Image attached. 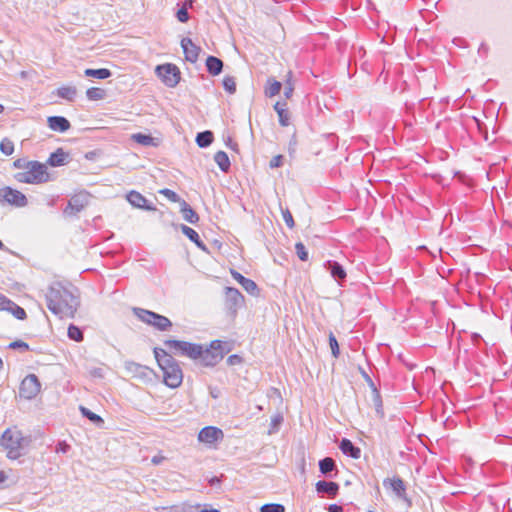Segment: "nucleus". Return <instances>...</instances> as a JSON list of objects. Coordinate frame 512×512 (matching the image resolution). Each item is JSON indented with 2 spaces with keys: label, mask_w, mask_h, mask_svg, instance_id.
I'll list each match as a JSON object with an SVG mask.
<instances>
[{
  "label": "nucleus",
  "mask_w": 512,
  "mask_h": 512,
  "mask_svg": "<svg viewBox=\"0 0 512 512\" xmlns=\"http://www.w3.org/2000/svg\"><path fill=\"white\" fill-rule=\"evenodd\" d=\"M46 301L49 310L60 318H72L79 305L78 297L59 283L49 288Z\"/></svg>",
  "instance_id": "f257e3e1"
},
{
  "label": "nucleus",
  "mask_w": 512,
  "mask_h": 512,
  "mask_svg": "<svg viewBox=\"0 0 512 512\" xmlns=\"http://www.w3.org/2000/svg\"><path fill=\"white\" fill-rule=\"evenodd\" d=\"M154 357L163 372V382L170 388H177L182 384L183 372L178 361L165 349L155 347Z\"/></svg>",
  "instance_id": "f03ea898"
},
{
  "label": "nucleus",
  "mask_w": 512,
  "mask_h": 512,
  "mask_svg": "<svg viewBox=\"0 0 512 512\" xmlns=\"http://www.w3.org/2000/svg\"><path fill=\"white\" fill-rule=\"evenodd\" d=\"M14 178L20 183L27 184H42L53 179L46 164L39 161H30L26 170L16 173Z\"/></svg>",
  "instance_id": "7ed1b4c3"
},
{
  "label": "nucleus",
  "mask_w": 512,
  "mask_h": 512,
  "mask_svg": "<svg viewBox=\"0 0 512 512\" xmlns=\"http://www.w3.org/2000/svg\"><path fill=\"white\" fill-rule=\"evenodd\" d=\"M30 440L22 436L18 430L6 429L1 438L0 445L7 450V457L15 460L21 456V450L28 446Z\"/></svg>",
  "instance_id": "20e7f679"
},
{
  "label": "nucleus",
  "mask_w": 512,
  "mask_h": 512,
  "mask_svg": "<svg viewBox=\"0 0 512 512\" xmlns=\"http://www.w3.org/2000/svg\"><path fill=\"white\" fill-rule=\"evenodd\" d=\"M226 344L221 340H213L209 347L204 348L202 346L201 355L198 357L201 364L207 367H213L218 364L229 351L225 347Z\"/></svg>",
  "instance_id": "39448f33"
},
{
  "label": "nucleus",
  "mask_w": 512,
  "mask_h": 512,
  "mask_svg": "<svg viewBox=\"0 0 512 512\" xmlns=\"http://www.w3.org/2000/svg\"><path fill=\"white\" fill-rule=\"evenodd\" d=\"M164 345L170 350L179 353L180 355L187 356L193 360H198L201 355L202 345L191 343L181 340H166Z\"/></svg>",
  "instance_id": "423d86ee"
},
{
  "label": "nucleus",
  "mask_w": 512,
  "mask_h": 512,
  "mask_svg": "<svg viewBox=\"0 0 512 512\" xmlns=\"http://www.w3.org/2000/svg\"><path fill=\"white\" fill-rule=\"evenodd\" d=\"M92 200V195L86 191L79 192L72 196L64 209V215L67 217L76 216L81 212Z\"/></svg>",
  "instance_id": "0eeeda50"
},
{
  "label": "nucleus",
  "mask_w": 512,
  "mask_h": 512,
  "mask_svg": "<svg viewBox=\"0 0 512 512\" xmlns=\"http://www.w3.org/2000/svg\"><path fill=\"white\" fill-rule=\"evenodd\" d=\"M156 74L168 87H175L180 81V70L175 64L158 65Z\"/></svg>",
  "instance_id": "6e6552de"
},
{
  "label": "nucleus",
  "mask_w": 512,
  "mask_h": 512,
  "mask_svg": "<svg viewBox=\"0 0 512 512\" xmlns=\"http://www.w3.org/2000/svg\"><path fill=\"white\" fill-rule=\"evenodd\" d=\"M41 389V383L35 374L27 375L21 382L19 387V395L21 398L31 400L35 398Z\"/></svg>",
  "instance_id": "1a4fd4ad"
},
{
  "label": "nucleus",
  "mask_w": 512,
  "mask_h": 512,
  "mask_svg": "<svg viewBox=\"0 0 512 512\" xmlns=\"http://www.w3.org/2000/svg\"><path fill=\"white\" fill-rule=\"evenodd\" d=\"M5 203L16 207H25L28 200L22 192L7 186L0 189V204Z\"/></svg>",
  "instance_id": "9d476101"
},
{
  "label": "nucleus",
  "mask_w": 512,
  "mask_h": 512,
  "mask_svg": "<svg viewBox=\"0 0 512 512\" xmlns=\"http://www.w3.org/2000/svg\"><path fill=\"white\" fill-rule=\"evenodd\" d=\"M244 296L234 287L225 288V307L231 315H235L237 310L243 305Z\"/></svg>",
  "instance_id": "9b49d317"
},
{
  "label": "nucleus",
  "mask_w": 512,
  "mask_h": 512,
  "mask_svg": "<svg viewBox=\"0 0 512 512\" xmlns=\"http://www.w3.org/2000/svg\"><path fill=\"white\" fill-rule=\"evenodd\" d=\"M383 486L391 489L392 492L401 500L411 503L407 493L405 482L400 477L386 478L383 480Z\"/></svg>",
  "instance_id": "f8f14e48"
},
{
  "label": "nucleus",
  "mask_w": 512,
  "mask_h": 512,
  "mask_svg": "<svg viewBox=\"0 0 512 512\" xmlns=\"http://www.w3.org/2000/svg\"><path fill=\"white\" fill-rule=\"evenodd\" d=\"M125 369L132 375V377L143 381L151 380V376L153 374V370L149 367L133 361L125 362Z\"/></svg>",
  "instance_id": "ddd939ff"
},
{
  "label": "nucleus",
  "mask_w": 512,
  "mask_h": 512,
  "mask_svg": "<svg viewBox=\"0 0 512 512\" xmlns=\"http://www.w3.org/2000/svg\"><path fill=\"white\" fill-rule=\"evenodd\" d=\"M224 437L223 431L214 426L202 428L198 434V440L202 443L213 444Z\"/></svg>",
  "instance_id": "4468645a"
},
{
  "label": "nucleus",
  "mask_w": 512,
  "mask_h": 512,
  "mask_svg": "<svg viewBox=\"0 0 512 512\" xmlns=\"http://www.w3.org/2000/svg\"><path fill=\"white\" fill-rule=\"evenodd\" d=\"M127 201L136 208H140L146 211H155L156 207L149 203L148 200L137 191H130L127 196Z\"/></svg>",
  "instance_id": "2eb2a0df"
},
{
  "label": "nucleus",
  "mask_w": 512,
  "mask_h": 512,
  "mask_svg": "<svg viewBox=\"0 0 512 512\" xmlns=\"http://www.w3.org/2000/svg\"><path fill=\"white\" fill-rule=\"evenodd\" d=\"M181 47L187 61L195 63L198 60L199 52L201 49L199 46L195 45L190 38H183L181 40Z\"/></svg>",
  "instance_id": "dca6fc26"
},
{
  "label": "nucleus",
  "mask_w": 512,
  "mask_h": 512,
  "mask_svg": "<svg viewBox=\"0 0 512 512\" xmlns=\"http://www.w3.org/2000/svg\"><path fill=\"white\" fill-rule=\"evenodd\" d=\"M324 266L339 284L345 281L347 274L344 267L339 262L328 260L325 262Z\"/></svg>",
  "instance_id": "f3484780"
},
{
  "label": "nucleus",
  "mask_w": 512,
  "mask_h": 512,
  "mask_svg": "<svg viewBox=\"0 0 512 512\" xmlns=\"http://www.w3.org/2000/svg\"><path fill=\"white\" fill-rule=\"evenodd\" d=\"M230 273L233 279L236 280L249 294L256 295L259 292L258 286L253 280L244 277L241 273L233 269Z\"/></svg>",
  "instance_id": "a211bd4d"
},
{
  "label": "nucleus",
  "mask_w": 512,
  "mask_h": 512,
  "mask_svg": "<svg viewBox=\"0 0 512 512\" xmlns=\"http://www.w3.org/2000/svg\"><path fill=\"white\" fill-rule=\"evenodd\" d=\"M317 493L328 494L330 498H335L339 492V484L333 481L320 480L315 484Z\"/></svg>",
  "instance_id": "6ab92c4d"
},
{
  "label": "nucleus",
  "mask_w": 512,
  "mask_h": 512,
  "mask_svg": "<svg viewBox=\"0 0 512 512\" xmlns=\"http://www.w3.org/2000/svg\"><path fill=\"white\" fill-rule=\"evenodd\" d=\"M339 449L341 452L353 459H359L361 456V449L357 447L350 439L342 438L339 443Z\"/></svg>",
  "instance_id": "aec40b11"
},
{
  "label": "nucleus",
  "mask_w": 512,
  "mask_h": 512,
  "mask_svg": "<svg viewBox=\"0 0 512 512\" xmlns=\"http://www.w3.org/2000/svg\"><path fill=\"white\" fill-rule=\"evenodd\" d=\"M180 229L182 231V233L191 241L193 242L199 249H201L202 251L208 253V248L207 246L205 245V243L201 240L199 234L197 233V231H195L193 228L185 225V224H181L180 225Z\"/></svg>",
  "instance_id": "412c9836"
},
{
  "label": "nucleus",
  "mask_w": 512,
  "mask_h": 512,
  "mask_svg": "<svg viewBox=\"0 0 512 512\" xmlns=\"http://www.w3.org/2000/svg\"><path fill=\"white\" fill-rule=\"evenodd\" d=\"M48 127L53 131L66 132L71 125L68 119L63 116H50L47 119Z\"/></svg>",
  "instance_id": "4be33fe9"
},
{
  "label": "nucleus",
  "mask_w": 512,
  "mask_h": 512,
  "mask_svg": "<svg viewBox=\"0 0 512 512\" xmlns=\"http://www.w3.org/2000/svg\"><path fill=\"white\" fill-rule=\"evenodd\" d=\"M205 65L208 73L212 76L219 75L222 72L224 66L223 61L220 58L212 55L206 58Z\"/></svg>",
  "instance_id": "5701e85b"
},
{
  "label": "nucleus",
  "mask_w": 512,
  "mask_h": 512,
  "mask_svg": "<svg viewBox=\"0 0 512 512\" xmlns=\"http://www.w3.org/2000/svg\"><path fill=\"white\" fill-rule=\"evenodd\" d=\"M69 154L66 153L62 148H58L55 152L51 153L47 164L52 167H58L66 164Z\"/></svg>",
  "instance_id": "b1692460"
},
{
  "label": "nucleus",
  "mask_w": 512,
  "mask_h": 512,
  "mask_svg": "<svg viewBox=\"0 0 512 512\" xmlns=\"http://www.w3.org/2000/svg\"><path fill=\"white\" fill-rule=\"evenodd\" d=\"M180 212L184 220L191 224H196L199 221V215L185 200L181 201Z\"/></svg>",
  "instance_id": "393cba45"
},
{
  "label": "nucleus",
  "mask_w": 512,
  "mask_h": 512,
  "mask_svg": "<svg viewBox=\"0 0 512 512\" xmlns=\"http://www.w3.org/2000/svg\"><path fill=\"white\" fill-rule=\"evenodd\" d=\"M286 103L277 102L274 105V110L277 112L279 117V123L281 126L286 127L290 124L289 111L285 108Z\"/></svg>",
  "instance_id": "a878e982"
},
{
  "label": "nucleus",
  "mask_w": 512,
  "mask_h": 512,
  "mask_svg": "<svg viewBox=\"0 0 512 512\" xmlns=\"http://www.w3.org/2000/svg\"><path fill=\"white\" fill-rule=\"evenodd\" d=\"M318 464L320 472L325 476H331V473L337 470L335 460L331 457L321 459Z\"/></svg>",
  "instance_id": "bb28decb"
},
{
  "label": "nucleus",
  "mask_w": 512,
  "mask_h": 512,
  "mask_svg": "<svg viewBox=\"0 0 512 512\" xmlns=\"http://www.w3.org/2000/svg\"><path fill=\"white\" fill-rule=\"evenodd\" d=\"M213 140H214V134L210 130H205V131L199 132L196 135V139H195L196 144L200 148H206V147L210 146L212 144Z\"/></svg>",
  "instance_id": "cd10ccee"
},
{
  "label": "nucleus",
  "mask_w": 512,
  "mask_h": 512,
  "mask_svg": "<svg viewBox=\"0 0 512 512\" xmlns=\"http://www.w3.org/2000/svg\"><path fill=\"white\" fill-rule=\"evenodd\" d=\"M134 315L137 316L138 319H140L142 322L152 326L153 320L155 319L156 312L146 310L143 308H134L133 309Z\"/></svg>",
  "instance_id": "c85d7f7f"
},
{
  "label": "nucleus",
  "mask_w": 512,
  "mask_h": 512,
  "mask_svg": "<svg viewBox=\"0 0 512 512\" xmlns=\"http://www.w3.org/2000/svg\"><path fill=\"white\" fill-rule=\"evenodd\" d=\"M214 161L217 163L222 172L227 173L230 170L231 163L226 152L218 151L214 155Z\"/></svg>",
  "instance_id": "c756f323"
},
{
  "label": "nucleus",
  "mask_w": 512,
  "mask_h": 512,
  "mask_svg": "<svg viewBox=\"0 0 512 512\" xmlns=\"http://www.w3.org/2000/svg\"><path fill=\"white\" fill-rule=\"evenodd\" d=\"M153 327L159 331H168L172 327V322L166 316L156 313L153 320Z\"/></svg>",
  "instance_id": "7c9ffc66"
},
{
  "label": "nucleus",
  "mask_w": 512,
  "mask_h": 512,
  "mask_svg": "<svg viewBox=\"0 0 512 512\" xmlns=\"http://www.w3.org/2000/svg\"><path fill=\"white\" fill-rule=\"evenodd\" d=\"M131 139L143 146H157L156 139L149 134L135 133Z\"/></svg>",
  "instance_id": "2f4dec72"
},
{
  "label": "nucleus",
  "mask_w": 512,
  "mask_h": 512,
  "mask_svg": "<svg viewBox=\"0 0 512 512\" xmlns=\"http://www.w3.org/2000/svg\"><path fill=\"white\" fill-rule=\"evenodd\" d=\"M77 94V90L72 86H63L57 89V95L60 98L66 99L68 101H73Z\"/></svg>",
  "instance_id": "473e14b6"
},
{
  "label": "nucleus",
  "mask_w": 512,
  "mask_h": 512,
  "mask_svg": "<svg viewBox=\"0 0 512 512\" xmlns=\"http://www.w3.org/2000/svg\"><path fill=\"white\" fill-rule=\"evenodd\" d=\"M372 402L375 407L376 413L380 416H384L383 404L380 392L377 388L372 389Z\"/></svg>",
  "instance_id": "72a5a7b5"
},
{
  "label": "nucleus",
  "mask_w": 512,
  "mask_h": 512,
  "mask_svg": "<svg viewBox=\"0 0 512 512\" xmlns=\"http://www.w3.org/2000/svg\"><path fill=\"white\" fill-rule=\"evenodd\" d=\"M268 82L270 85L265 89V95L268 97H274L278 95L282 88L281 82L274 79H269Z\"/></svg>",
  "instance_id": "f704fd0d"
},
{
  "label": "nucleus",
  "mask_w": 512,
  "mask_h": 512,
  "mask_svg": "<svg viewBox=\"0 0 512 512\" xmlns=\"http://www.w3.org/2000/svg\"><path fill=\"white\" fill-rule=\"evenodd\" d=\"M282 423H283V416L280 413H277L274 416H272L268 434L271 435V434L276 433L279 430Z\"/></svg>",
  "instance_id": "c9c22d12"
},
{
  "label": "nucleus",
  "mask_w": 512,
  "mask_h": 512,
  "mask_svg": "<svg viewBox=\"0 0 512 512\" xmlns=\"http://www.w3.org/2000/svg\"><path fill=\"white\" fill-rule=\"evenodd\" d=\"M15 318L19 320H24L27 317L26 311L12 301L11 308L8 310Z\"/></svg>",
  "instance_id": "e433bc0d"
},
{
  "label": "nucleus",
  "mask_w": 512,
  "mask_h": 512,
  "mask_svg": "<svg viewBox=\"0 0 512 512\" xmlns=\"http://www.w3.org/2000/svg\"><path fill=\"white\" fill-rule=\"evenodd\" d=\"M68 337L76 342H80L83 340V332L79 327L71 324L68 327Z\"/></svg>",
  "instance_id": "4c0bfd02"
},
{
  "label": "nucleus",
  "mask_w": 512,
  "mask_h": 512,
  "mask_svg": "<svg viewBox=\"0 0 512 512\" xmlns=\"http://www.w3.org/2000/svg\"><path fill=\"white\" fill-rule=\"evenodd\" d=\"M260 512H285V507L279 503H267L261 506Z\"/></svg>",
  "instance_id": "58836bf2"
},
{
  "label": "nucleus",
  "mask_w": 512,
  "mask_h": 512,
  "mask_svg": "<svg viewBox=\"0 0 512 512\" xmlns=\"http://www.w3.org/2000/svg\"><path fill=\"white\" fill-rule=\"evenodd\" d=\"M223 88L229 94H234L236 92V81L232 76H225L223 79Z\"/></svg>",
  "instance_id": "ea45409f"
},
{
  "label": "nucleus",
  "mask_w": 512,
  "mask_h": 512,
  "mask_svg": "<svg viewBox=\"0 0 512 512\" xmlns=\"http://www.w3.org/2000/svg\"><path fill=\"white\" fill-rule=\"evenodd\" d=\"M0 151L6 156L11 155L14 152V143L10 139L4 138L0 143Z\"/></svg>",
  "instance_id": "a19ab883"
},
{
  "label": "nucleus",
  "mask_w": 512,
  "mask_h": 512,
  "mask_svg": "<svg viewBox=\"0 0 512 512\" xmlns=\"http://www.w3.org/2000/svg\"><path fill=\"white\" fill-rule=\"evenodd\" d=\"M329 346L331 348L332 355L337 358L340 354L339 344L332 332L329 333Z\"/></svg>",
  "instance_id": "79ce46f5"
},
{
  "label": "nucleus",
  "mask_w": 512,
  "mask_h": 512,
  "mask_svg": "<svg viewBox=\"0 0 512 512\" xmlns=\"http://www.w3.org/2000/svg\"><path fill=\"white\" fill-rule=\"evenodd\" d=\"M295 250L298 258L301 261H307L308 260V251L305 247V245L302 242H297L295 244Z\"/></svg>",
  "instance_id": "37998d69"
},
{
  "label": "nucleus",
  "mask_w": 512,
  "mask_h": 512,
  "mask_svg": "<svg viewBox=\"0 0 512 512\" xmlns=\"http://www.w3.org/2000/svg\"><path fill=\"white\" fill-rule=\"evenodd\" d=\"M159 193L164 195L171 202H178L179 204H181V201L183 200L179 197V195L176 192H174L168 188H164V189L160 190Z\"/></svg>",
  "instance_id": "c03bdc74"
},
{
  "label": "nucleus",
  "mask_w": 512,
  "mask_h": 512,
  "mask_svg": "<svg viewBox=\"0 0 512 512\" xmlns=\"http://www.w3.org/2000/svg\"><path fill=\"white\" fill-rule=\"evenodd\" d=\"M282 216H283V220H284L285 224L289 228H293L295 226V222H294L293 216H292V214H291V212L289 211L288 208L282 209Z\"/></svg>",
  "instance_id": "a18cd8bd"
},
{
  "label": "nucleus",
  "mask_w": 512,
  "mask_h": 512,
  "mask_svg": "<svg viewBox=\"0 0 512 512\" xmlns=\"http://www.w3.org/2000/svg\"><path fill=\"white\" fill-rule=\"evenodd\" d=\"M8 348L10 349H20V350H23V351H27L29 350V345L22 341V340H16V341H13L11 342L9 345H8Z\"/></svg>",
  "instance_id": "49530a36"
},
{
  "label": "nucleus",
  "mask_w": 512,
  "mask_h": 512,
  "mask_svg": "<svg viewBox=\"0 0 512 512\" xmlns=\"http://www.w3.org/2000/svg\"><path fill=\"white\" fill-rule=\"evenodd\" d=\"M176 17L179 22L186 23L190 18L187 8L186 7L180 8L176 13Z\"/></svg>",
  "instance_id": "de8ad7c7"
},
{
  "label": "nucleus",
  "mask_w": 512,
  "mask_h": 512,
  "mask_svg": "<svg viewBox=\"0 0 512 512\" xmlns=\"http://www.w3.org/2000/svg\"><path fill=\"white\" fill-rule=\"evenodd\" d=\"M79 410L84 417H87L91 422L96 423V413L90 411L84 406H80Z\"/></svg>",
  "instance_id": "09e8293b"
},
{
  "label": "nucleus",
  "mask_w": 512,
  "mask_h": 512,
  "mask_svg": "<svg viewBox=\"0 0 512 512\" xmlns=\"http://www.w3.org/2000/svg\"><path fill=\"white\" fill-rule=\"evenodd\" d=\"M12 300L0 294V311H7L11 308Z\"/></svg>",
  "instance_id": "8fccbe9b"
},
{
  "label": "nucleus",
  "mask_w": 512,
  "mask_h": 512,
  "mask_svg": "<svg viewBox=\"0 0 512 512\" xmlns=\"http://www.w3.org/2000/svg\"><path fill=\"white\" fill-rule=\"evenodd\" d=\"M283 159H284L283 155L274 156L269 163L270 168L281 167L283 165Z\"/></svg>",
  "instance_id": "3c124183"
},
{
  "label": "nucleus",
  "mask_w": 512,
  "mask_h": 512,
  "mask_svg": "<svg viewBox=\"0 0 512 512\" xmlns=\"http://www.w3.org/2000/svg\"><path fill=\"white\" fill-rule=\"evenodd\" d=\"M29 164H30V161H28L26 159H22V158L15 160L13 163L15 168L22 169L23 171L26 170V168L28 167Z\"/></svg>",
  "instance_id": "603ef678"
},
{
  "label": "nucleus",
  "mask_w": 512,
  "mask_h": 512,
  "mask_svg": "<svg viewBox=\"0 0 512 512\" xmlns=\"http://www.w3.org/2000/svg\"><path fill=\"white\" fill-rule=\"evenodd\" d=\"M296 146H297V139H296V135L294 134L288 144V152H289L290 156H292L295 153Z\"/></svg>",
  "instance_id": "864d4df0"
},
{
  "label": "nucleus",
  "mask_w": 512,
  "mask_h": 512,
  "mask_svg": "<svg viewBox=\"0 0 512 512\" xmlns=\"http://www.w3.org/2000/svg\"><path fill=\"white\" fill-rule=\"evenodd\" d=\"M112 75L111 71L107 68H98V80L107 79Z\"/></svg>",
  "instance_id": "5fc2aeb1"
},
{
  "label": "nucleus",
  "mask_w": 512,
  "mask_h": 512,
  "mask_svg": "<svg viewBox=\"0 0 512 512\" xmlns=\"http://www.w3.org/2000/svg\"><path fill=\"white\" fill-rule=\"evenodd\" d=\"M241 362H242V358L237 354L230 355L227 358V363L229 365H237V364H240Z\"/></svg>",
  "instance_id": "6e6d98bb"
},
{
  "label": "nucleus",
  "mask_w": 512,
  "mask_h": 512,
  "mask_svg": "<svg viewBox=\"0 0 512 512\" xmlns=\"http://www.w3.org/2000/svg\"><path fill=\"white\" fill-rule=\"evenodd\" d=\"M293 90H294V88H293L292 84L290 82H287V84H286V86L284 88V95H285V97L286 98H290L292 93H293Z\"/></svg>",
  "instance_id": "4d7b16f0"
},
{
  "label": "nucleus",
  "mask_w": 512,
  "mask_h": 512,
  "mask_svg": "<svg viewBox=\"0 0 512 512\" xmlns=\"http://www.w3.org/2000/svg\"><path fill=\"white\" fill-rule=\"evenodd\" d=\"M362 375L366 380L367 384L369 385V387L371 388V390L377 388L371 377L365 371H362Z\"/></svg>",
  "instance_id": "13d9d810"
},
{
  "label": "nucleus",
  "mask_w": 512,
  "mask_h": 512,
  "mask_svg": "<svg viewBox=\"0 0 512 512\" xmlns=\"http://www.w3.org/2000/svg\"><path fill=\"white\" fill-rule=\"evenodd\" d=\"M488 51H489L488 45L485 43H481V45L478 48V53L483 56H486L488 54Z\"/></svg>",
  "instance_id": "bf43d9fd"
},
{
  "label": "nucleus",
  "mask_w": 512,
  "mask_h": 512,
  "mask_svg": "<svg viewBox=\"0 0 512 512\" xmlns=\"http://www.w3.org/2000/svg\"><path fill=\"white\" fill-rule=\"evenodd\" d=\"M68 448H69V445L66 444L65 442H59L57 445L56 451L65 453V452H67Z\"/></svg>",
  "instance_id": "052dcab7"
},
{
  "label": "nucleus",
  "mask_w": 512,
  "mask_h": 512,
  "mask_svg": "<svg viewBox=\"0 0 512 512\" xmlns=\"http://www.w3.org/2000/svg\"><path fill=\"white\" fill-rule=\"evenodd\" d=\"M88 99L96 100V87H91L86 92Z\"/></svg>",
  "instance_id": "680f3d73"
},
{
  "label": "nucleus",
  "mask_w": 512,
  "mask_h": 512,
  "mask_svg": "<svg viewBox=\"0 0 512 512\" xmlns=\"http://www.w3.org/2000/svg\"><path fill=\"white\" fill-rule=\"evenodd\" d=\"M328 512H343V507L337 504H331L328 507Z\"/></svg>",
  "instance_id": "e2e57ef3"
},
{
  "label": "nucleus",
  "mask_w": 512,
  "mask_h": 512,
  "mask_svg": "<svg viewBox=\"0 0 512 512\" xmlns=\"http://www.w3.org/2000/svg\"><path fill=\"white\" fill-rule=\"evenodd\" d=\"M84 74H85V76L96 78V69H93V68L86 69Z\"/></svg>",
  "instance_id": "0e129e2a"
},
{
  "label": "nucleus",
  "mask_w": 512,
  "mask_h": 512,
  "mask_svg": "<svg viewBox=\"0 0 512 512\" xmlns=\"http://www.w3.org/2000/svg\"><path fill=\"white\" fill-rule=\"evenodd\" d=\"M106 97V91L100 87H98V100Z\"/></svg>",
  "instance_id": "69168bd1"
},
{
  "label": "nucleus",
  "mask_w": 512,
  "mask_h": 512,
  "mask_svg": "<svg viewBox=\"0 0 512 512\" xmlns=\"http://www.w3.org/2000/svg\"><path fill=\"white\" fill-rule=\"evenodd\" d=\"M7 478V474L3 470H0V484L4 483L7 480Z\"/></svg>",
  "instance_id": "338daca9"
},
{
  "label": "nucleus",
  "mask_w": 512,
  "mask_h": 512,
  "mask_svg": "<svg viewBox=\"0 0 512 512\" xmlns=\"http://www.w3.org/2000/svg\"><path fill=\"white\" fill-rule=\"evenodd\" d=\"M198 512H221L220 510L218 509H214V508H211V509H201L199 510Z\"/></svg>",
  "instance_id": "774afa93"
}]
</instances>
